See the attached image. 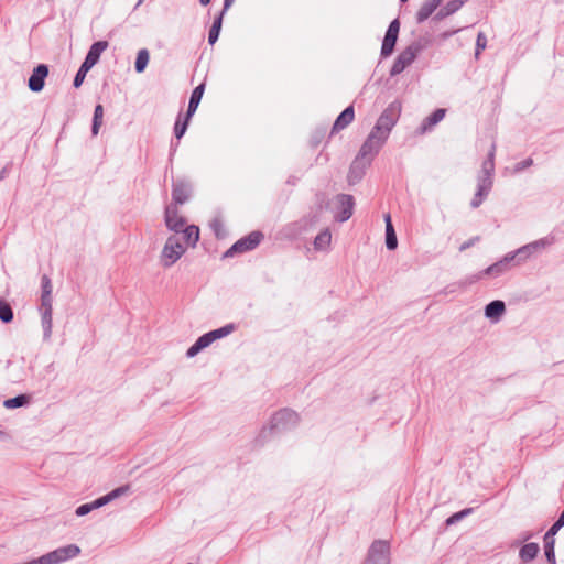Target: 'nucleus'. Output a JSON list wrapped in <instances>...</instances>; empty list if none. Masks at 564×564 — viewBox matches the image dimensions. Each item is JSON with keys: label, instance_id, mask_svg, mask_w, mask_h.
<instances>
[{"label": "nucleus", "instance_id": "1", "mask_svg": "<svg viewBox=\"0 0 564 564\" xmlns=\"http://www.w3.org/2000/svg\"><path fill=\"white\" fill-rule=\"evenodd\" d=\"M299 422L300 416L295 411L289 408L281 409L272 415L269 426L261 430L256 443L263 445L270 435L290 431L297 426Z\"/></svg>", "mask_w": 564, "mask_h": 564}, {"label": "nucleus", "instance_id": "2", "mask_svg": "<svg viewBox=\"0 0 564 564\" xmlns=\"http://www.w3.org/2000/svg\"><path fill=\"white\" fill-rule=\"evenodd\" d=\"M401 108V102L398 100L389 104V106L379 116L371 131L379 134L381 140H387L400 118Z\"/></svg>", "mask_w": 564, "mask_h": 564}, {"label": "nucleus", "instance_id": "3", "mask_svg": "<svg viewBox=\"0 0 564 564\" xmlns=\"http://www.w3.org/2000/svg\"><path fill=\"white\" fill-rule=\"evenodd\" d=\"M425 48V44L422 41H414L409 46H406L394 59L391 69L390 76L394 77L401 74L406 67H409L417 57V55Z\"/></svg>", "mask_w": 564, "mask_h": 564}, {"label": "nucleus", "instance_id": "4", "mask_svg": "<svg viewBox=\"0 0 564 564\" xmlns=\"http://www.w3.org/2000/svg\"><path fill=\"white\" fill-rule=\"evenodd\" d=\"M263 239L264 235L262 231H251L250 234L243 236L242 238L238 239L235 243H232V246L224 252L223 258H232L237 254L251 251L256 249Z\"/></svg>", "mask_w": 564, "mask_h": 564}, {"label": "nucleus", "instance_id": "5", "mask_svg": "<svg viewBox=\"0 0 564 564\" xmlns=\"http://www.w3.org/2000/svg\"><path fill=\"white\" fill-rule=\"evenodd\" d=\"M364 564H390V544L384 540H376L368 550Z\"/></svg>", "mask_w": 564, "mask_h": 564}, {"label": "nucleus", "instance_id": "6", "mask_svg": "<svg viewBox=\"0 0 564 564\" xmlns=\"http://www.w3.org/2000/svg\"><path fill=\"white\" fill-rule=\"evenodd\" d=\"M185 252L183 245L175 236H170L162 250V264L165 268L173 265Z\"/></svg>", "mask_w": 564, "mask_h": 564}, {"label": "nucleus", "instance_id": "7", "mask_svg": "<svg viewBox=\"0 0 564 564\" xmlns=\"http://www.w3.org/2000/svg\"><path fill=\"white\" fill-rule=\"evenodd\" d=\"M400 26L401 23L399 18H395L390 22L381 44L380 56L382 58H387L393 54L399 39Z\"/></svg>", "mask_w": 564, "mask_h": 564}, {"label": "nucleus", "instance_id": "8", "mask_svg": "<svg viewBox=\"0 0 564 564\" xmlns=\"http://www.w3.org/2000/svg\"><path fill=\"white\" fill-rule=\"evenodd\" d=\"M79 553V546L76 544H68L42 555V560L44 564H59L76 557Z\"/></svg>", "mask_w": 564, "mask_h": 564}, {"label": "nucleus", "instance_id": "9", "mask_svg": "<svg viewBox=\"0 0 564 564\" xmlns=\"http://www.w3.org/2000/svg\"><path fill=\"white\" fill-rule=\"evenodd\" d=\"M192 183L187 178L172 181V206L185 204L192 195Z\"/></svg>", "mask_w": 564, "mask_h": 564}, {"label": "nucleus", "instance_id": "10", "mask_svg": "<svg viewBox=\"0 0 564 564\" xmlns=\"http://www.w3.org/2000/svg\"><path fill=\"white\" fill-rule=\"evenodd\" d=\"M386 140H381V137L379 134H376L375 132L370 131L369 135L360 147V150L357 154L358 158L362 160H372L373 155H376Z\"/></svg>", "mask_w": 564, "mask_h": 564}, {"label": "nucleus", "instance_id": "11", "mask_svg": "<svg viewBox=\"0 0 564 564\" xmlns=\"http://www.w3.org/2000/svg\"><path fill=\"white\" fill-rule=\"evenodd\" d=\"M553 243V238L544 237L533 242L527 243L516 250L518 256V264L523 263L528 260L533 253L551 246Z\"/></svg>", "mask_w": 564, "mask_h": 564}, {"label": "nucleus", "instance_id": "12", "mask_svg": "<svg viewBox=\"0 0 564 564\" xmlns=\"http://www.w3.org/2000/svg\"><path fill=\"white\" fill-rule=\"evenodd\" d=\"M50 73L48 65L39 64L36 65L28 80V87L32 93H40L44 89L45 79Z\"/></svg>", "mask_w": 564, "mask_h": 564}, {"label": "nucleus", "instance_id": "13", "mask_svg": "<svg viewBox=\"0 0 564 564\" xmlns=\"http://www.w3.org/2000/svg\"><path fill=\"white\" fill-rule=\"evenodd\" d=\"M336 199L338 203V212L335 215V219L339 223H345L352 216L355 198L350 194H338Z\"/></svg>", "mask_w": 564, "mask_h": 564}, {"label": "nucleus", "instance_id": "14", "mask_svg": "<svg viewBox=\"0 0 564 564\" xmlns=\"http://www.w3.org/2000/svg\"><path fill=\"white\" fill-rule=\"evenodd\" d=\"M52 296H41L40 311L44 339H48L52 334Z\"/></svg>", "mask_w": 564, "mask_h": 564}, {"label": "nucleus", "instance_id": "15", "mask_svg": "<svg viewBox=\"0 0 564 564\" xmlns=\"http://www.w3.org/2000/svg\"><path fill=\"white\" fill-rule=\"evenodd\" d=\"M164 221L169 230L180 234L186 225V219L178 215L177 206L167 205L164 210Z\"/></svg>", "mask_w": 564, "mask_h": 564}, {"label": "nucleus", "instance_id": "16", "mask_svg": "<svg viewBox=\"0 0 564 564\" xmlns=\"http://www.w3.org/2000/svg\"><path fill=\"white\" fill-rule=\"evenodd\" d=\"M370 160H362L358 156L351 162L347 175L349 185H356L359 183L366 174V169L370 165Z\"/></svg>", "mask_w": 564, "mask_h": 564}, {"label": "nucleus", "instance_id": "17", "mask_svg": "<svg viewBox=\"0 0 564 564\" xmlns=\"http://www.w3.org/2000/svg\"><path fill=\"white\" fill-rule=\"evenodd\" d=\"M354 119L355 108L354 105H349L335 119V122L332 127L330 135L348 127L354 121Z\"/></svg>", "mask_w": 564, "mask_h": 564}, {"label": "nucleus", "instance_id": "18", "mask_svg": "<svg viewBox=\"0 0 564 564\" xmlns=\"http://www.w3.org/2000/svg\"><path fill=\"white\" fill-rule=\"evenodd\" d=\"M446 115V109L436 108L432 113H430L426 118L423 119L420 127L417 128V132L424 134L431 131L438 122H441Z\"/></svg>", "mask_w": 564, "mask_h": 564}, {"label": "nucleus", "instance_id": "19", "mask_svg": "<svg viewBox=\"0 0 564 564\" xmlns=\"http://www.w3.org/2000/svg\"><path fill=\"white\" fill-rule=\"evenodd\" d=\"M505 313L506 304L501 300H494L489 302L484 310L485 317L490 319L492 323L499 322Z\"/></svg>", "mask_w": 564, "mask_h": 564}, {"label": "nucleus", "instance_id": "20", "mask_svg": "<svg viewBox=\"0 0 564 564\" xmlns=\"http://www.w3.org/2000/svg\"><path fill=\"white\" fill-rule=\"evenodd\" d=\"M108 45L109 44L107 41L94 42L90 45V47L85 56L84 62L95 66L99 62L100 55L107 50Z\"/></svg>", "mask_w": 564, "mask_h": 564}, {"label": "nucleus", "instance_id": "21", "mask_svg": "<svg viewBox=\"0 0 564 564\" xmlns=\"http://www.w3.org/2000/svg\"><path fill=\"white\" fill-rule=\"evenodd\" d=\"M443 3V0H427L425 1L419 11L416 12L415 20L416 23L421 24L426 21L435 10Z\"/></svg>", "mask_w": 564, "mask_h": 564}, {"label": "nucleus", "instance_id": "22", "mask_svg": "<svg viewBox=\"0 0 564 564\" xmlns=\"http://www.w3.org/2000/svg\"><path fill=\"white\" fill-rule=\"evenodd\" d=\"M214 343L210 334L207 332L199 336L196 341L187 349L186 357L193 358L198 355L202 350L209 347Z\"/></svg>", "mask_w": 564, "mask_h": 564}, {"label": "nucleus", "instance_id": "23", "mask_svg": "<svg viewBox=\"0 0 564 564\" xmlns=\"http://www.w3.org/2000/svg\"><path fill=\"white\" fill-rule=\"evenodd\" d=\"M507 270H508V265H505L503 262L501 260H499V261L492 263L491 265H489L488 268H486L485 270L480 271L478 274L474 275L470 279V283L476 282L477 280L481 279L484 275L498 276V275L505 273Z\"/></svg>", "mask_w": 564, "mask_h": 564}, {"label": "nucleus", "instance_id": "24", "mask_svg": "<svg viewBox=\"0 0 564 564\" xmlns=\"http://www.w3.org/2000/svg\"><path fill=\"white\" fill-rule=\"evenodd\" d=\"M540 552V546L535 542L525 543L519 551V557L523 563L533 561Z\"/></svg>", "mask_w": 564, "mask_h": 564}, {"label": "nucleus", "instance_id": "25", "mask_svg": "<svg viewBox=\"0 0 564 564\" xmlns=\"http://www.w3.org/2000/svg\"><path fill=\"white\" fill-rule=\"evenodd\" d=\"M32 397L26 393L18 394L13 398L6 399L3 406L8 410L28 406L31 403Z\"/></svg>", "mask_w": 564, "mask_h": 564}, {"label": "nucleus", "instance_id": "26", "mask_svg": "<svg viewBox=\"0 0 564 564\" xmlns=\"http://www.w3.org/2000/svg\"><path fill=\"white\" fill-rule=\"evenodd\" d=\"M187 245L195 247L199 240V227L196 225L184 226L181 230Z\"/></svg>", "mask_w": 564, "mask_h": 564}, {"label": "nucleus", "instance_id": "27", "mask_svg": "<svg viewBox=\"0 0 564 564\" xmlns=\"http://www.w3.org/2000/svg\"><path fill=\"white\" fill-rule=\"evenodd\" d=\"M224 15L223 13H218L215 18H214V21H213V24L208 31V43L210 45H214L218 39H219V34H220V31H221V26H223V20H224Z\"/></svg>", "mask_w": 564, "mask_h": 564}, {"label": "nucleus", "instance_id": "28", "mask_svg": "<svg viewBox=\"0 0 564 564\" xmlns=\"http://www.w3.org/2000/svg\"><path fill=\"white\" fill-rule=\"evenodd\" d=\"M149 61H150L149 51L147 48L139 50V52L137 53L135 61H134V70L138 74L143 73L149 64Z\"/></svg>", "mask_w": 564, "mask_h": 564}, {"label": "nucleus", "instance_id": "29", "mask_svg": "<svg viewBox=\"0 0 564 564\" xmlns=\"http://www.w3.org/2000/svg\"><path fill=\"white\" fill-rule=\"evenodd\" d=\"M104 119V107L101 104H97L94 109L93 121H91V134L96 137L99 133V129L102 126Z\"/></svg>", "mask_w": 564, "mask_h": 564}, {"label": "nucleus", "instance_id": "30", "mask_svg": "<svg viewBox=\"0 0 564 564\" xmlns=\"http://www.w3.org/2000/svg\"><path fill=\"white\" fill-rule=\"evenodd\" d=\"M332 241V234L329 229L322 230L314 239V248L316 250H325Z\"/></svg>", "mask_w": 564, "mask_h": 564}, {"label": "nucleus", "instance_id": "31", "mask_svg": "<svg viewBox=\"0 0 564 564\" xmlns=\"http://www.w3.org/2000/svg\"><path fill=\"white\" fill-rule=\"evenodd\" d=\"M14 313L13 308L11 307L10 303L6 301L4 299L0 297V321L3 324H9L13 321Z\"/></svg>", "mask_w": 564, "mask_h": 564}, {"label": "nucleus", "instance_id": "32", "mask_svg": "<svg viewBox=\"0 0 564 564\" xmlns=\"http://www.w3.org/2000/svg\"><path fill=\"white\" fill-rule=\"evenodd\" d=\"M94 66L86 63V62H83L82 65L79 66L77 73L75 74V77H74V80H73V86L75 88H79L85 78H86V75L87 73L93 68Z\"/></svg>", "mask_w": 564, "mask_h": 564}, {"label": "nucleus", "instance_id": "33", "mask_svg": "<svg viewBox=\"0 0 564 564\" xmlns=\"http://www.w3.org/2000/svg\"><path fill=\"white\" fill-rule=\"evenodd\" d=\"M235 329H236L235 324L229 323L219 328L209 330L208 333L210 334L213 340L216 341L218 339H221V338L230 335Z\"/></svg>", "mask_w": 564, "mask_h": 564}, {"label": "nucleus", "instance_id": "34", "mask_svg": "<svg viewBox=\"0 0 564 564\" xmlns=\"http://www.w3.org/2000/svg\"><path fill=\"white\" fill-rule=\"evenodd\" d=\"M495 150H496V147H495V144H492L491 150L489 151L487 159L481 164V172L480 173H484V174L488 173L489 175H494V171H495Z\"/></svg>", "mask_w": 564, "mask_h": 564}, {"label": "nucleus", "instance_id": "35", "mask_svg": "<svg viewBox=\"0 0 564 564\" xmlns=\"http://www.w3.org/2000/svg\"><path fill=\"white\" fill-rule=\"evenodd\" d=\"M386 247L388 250H395L398 247V239L392 224L386 226Z\"/></svg>", "mask_w": 564, "mask_h": 564}, {"label": "nucleus", "instance_id": "36", "mask_svg": "<svg viewBox=\"0 0 564 564\" xmlns=\"http://www.w3.org/2000/svg\"><path fill=\"white\" fill-rule=\"evenodd\" d=\"M204 91H205V84L204 83H202L198 86H196L192 90V94H191V97H189V101H188V106L198 108V106L200 104V100L203 98Z\"/></svg>", "mask_w": 564, "mask_h": 564}, {"label": "nucleus", "instance_id": "37", "mask_svg": "<svg viewBox=\"0 0 564 564\" xmlns=\"http://www.w3.org/2000/svg\"><path fill=\"white\" fill-rule=\"evenodd\" d=\"M471 512H473V508H465L460 511H457V512L453 513L452 516H449L445 520V524L447 527L453 525V524L457 523L458 521L463 520L465 517L469 516Z\"/></svg>", "mask_w": 564, "mask_h": 564}, {"label": "nucleus", "instance_id": "38", "mask_svg": "<svg viewBox=\"0 0 564 564\" xmlns=\"http://www.w3.org/2000/svg\"><path fill=\"white\" fill-rule=\"evenodd\" d=\"M494 180L492 175L480 173L477 177V187L484 188V191L489 192L492 188Z\"/></svg>", "mask_w": 564, "mask_h": 564}, {"label": "nucleus", "instance_id": "39", "mask_svg": "<svg viewBox=\"0 0 564 564\" xmlns=\"http://www.w3.org/2000/svg\"><path fill=\"white\" fill-rule=\"evenodd\" d=\"M187 128H188V124L181 121V113H180L175 120L174 129H173L175 138L177 140H181L184 137V134L186 133Z\"/></svg>", "mask_w": 564, "mask_h": 564}, {"label": "nucleus", "instance_id": "40", "mask_svg": "<svg viewBox=\"0 0 564 564\" xmlns=\"http://www.w3.org/2000/svg\"><path fill=\"white\" fill-rule=\"evenodd\" d=\"M488 195H489V192L484 191V188L477 187V191L470 202V207L474 209L478 208L482 204V202L487 198Z\"/></svg>", "mask_w": 564, "mask_h": 564}, {"label": "nucleus", "instance_id": "41", "mask_svg": "<svg viewBox=\"0 0 564 564\" xmlns=\"http://www.w3.org/2000/svg\"><path fill=\"white\" fill-rule=\"evenodd\" d=\"M130 491H131V486L129 484H127V485H122V486H119V487L112 489L107 495L110 498V500L113 501L115 499H117Z\"/></svg>", "mask_w": 564, "mask_h": 564}, {"label": "nucleus", "instance_id": "42", "mask_svg": "<svg viewBox=\"0 0 564 564\" xmlns=\"http://www.w3.org/2000/svg\"><path fill=\"white\" fill-rule=\"evenodd\" d=\"M41 296H52V281L48 275L43 274L41 278Z\"/></svg>", "mask_w": 564, "mask_h": 564}, {"label": "nucleus", "instance_id": "43", "mask_svg": "<svg viewBox=\"0 0 564 564\" xmlns=\"http://www.w3.org/2000/svg\"><path fill=\"white\" fill-rule=\"evenodd\" d=\"M467 0H451L443 8L445 11L452 15L456 13L466 2Z\"/></svg>", "mask_w": 564, "mask_h": 564}, {"label": "nucleus", "instance_id": "44", "mask_svg": "<svg viewBox=\"0 0 564 564\" xmlns=\"http://www.w3.org/2000/svg\"><path fill=\"white\" fill-rule=\"evenodd\" d=\"M210 228L213 229L215 236L218 239H223L226 236V231H225L224 226L219 219H214L210 223Z\"/></svg>", "mask_w": 564, "mask_h": 564}, {"label": "nucleus", "instance_id": "45", "mask_svg": "<svg viewBox=\"0 0 564 564\" xmlns=\"http://www.w3.org/2000/svg\"><path fill=\"white\" fill-rule=\"evenodd\" d=\"M487 37L482 32H479L476 39L475 56L478 57L481 51L486 48Z\"/></svg>", "mask_w": 564, "mask_h": 564}, {"label": "nucleus", "instance_id": "46", "mask_svg": "<svg viewBox=\"0 0 564 564\" xmlns=\"http://www.w3.org/2000/svg\"><path fill=\"white\" fill-rule=\"evenodd\" d=\"M505 265H508V269L510 265H519L518 264V256L516 250L508 252L502 259H500Z\"/></svg>", "mask_w": 564, "mask_h": 564}, {"label": "nucleus", "instance_id": "47", "mask_svg": "<svg viewBox=\"0 0 564 564\" xmlns=\"http://www.w3.org/2000/svg\"><path fill=\"white\" fill-rule=\"evenodd\" d=\"M468 284H471L470 280L469 281H465V282H458V283L448 284L447 286L444 288L442 293H444V294L454 293L457 289H464Z\"/></svg>", "mask_w": 564, "mask_h": 564}, {"label": "nucleus", "instance_id": "48", "mask_svg": "<svg viewBox=\"0 0 564 564\" xmlns=\"http://www.w3.org/2000/svg\"><path fill=\"white\" fill-rule=\"evenodd\" d=\"M532 165H533V160L531 158H527L525 160L520 161L514 164L513 172L520 173Z\"/></svg>", "mask_w": 564, "mask_h": 564}, {"label": "nucleus", "instance_id": "49", "mask_svg": "<svg viewBox=\"0 0 564 564\" xmlns=\"http://www.w3.org/2000/svg\"><path fill=\"white\" fill-rule=\"evenodd\" d=\"M91 511H94L93 505H91V502H87V503H83V505L78 506L75 510V514L77 517H84V516L90 513Z\"/></svg>", "mask_w": 564, "mask_h": 564}, {"label": "nucleus", "instance_id": "50", "mask_svg": "<svg viewBox=\"0 0 564 564\" xmlns=\"http://www.w3.org/2000/svg\"><path fill=\"white\" fill-rule=\"evenodd\" d=\"M109 502H111V500L108 497V495L106 494V495H104L101 497H98L94 501H91V505H93L94 510H96V509H99V508L108 505Z\"/></svg>", "mask_w": 564, "mask_h": 564}, {"label": "nucleus", "instance_id": "51", "mask_svg": "<svg viewBox=\"0 0 564 564\" xmlns=\"http://www.w3.org/2000/svg\"><path fill=\"white\" fill-rule=\"evenodd\" d=\"M196 110H197V108L187 106L186 112L184 115L181 113V121H183L189 126L191 120H192L193 116L195 115Z\"/></svg>", "mask_w": 564, "mask_h": 564}, {"label": "nucleus", "instance_id": "52", "mask_svg": "<svg viewBox=\"0 0 564 564\" xmlns=\"http://www.w3.org/2000/svg\"><path fill=\"white\" fill-rule=\"evenodd\" d=\"M196 110H197V108L187 106L186 112L184 115L181 113V121H183L189 126L191 120H192L193 116L195 115Z\"/></svg>", "mask_w": 564, "mask_h": 564}, {"label": "nucleus", "instance_id": "53", "mask_svg": "<svg viewBox=\"0 0 564 564\" xmlns=\"http://www.w3.org/2000/svg\"><path fill=\"white\" fill-rule=\"evenodd\" d=\"M196 110H197V108L187 106L186 112L184 115L181 113V121H183L189 126L191 120H192L193 116L195 115Z\"/></svg>", "mask_w": 564, "mask_h": 564}, {"label": "nucleus", "instance_id": "54", "mask_svg": "<svg viewBox=\"0 0 564 564\" xmlns=\"http://www.w3.org/2000/svg\"><path fill=\"white\" fill-rule=\"evenodd\" d=\"M479 240H480L479 236L471 237L470 239H468L467 241H465V242H463L460 245L459 251H465V250L469 249L470 247H473Z\"/></svg>", "mask_w": 564, "mask_h": 564}, {"label": "nucleus", "instance_id": "55", "mask_svg": "<svg viewBox=\"0 0 564 564\" xmlns=\"http://www.w3.org/2000/svg\"><path fill=\"white\" fill-rule=\"evenodd\" d=\"M449 14L445 11V9L442 7L433 17L434 21H442L445 18H447Z\"/></svg>", "mask_w": 564, "mask_h": 564}, {"label": "nucleus", "instance_id": "56", "mask_svg": "<svg viewBox=\"0 0 564 564\" xmlns=\"http://www.w3.org/2000/svg\"><path fill=\"white\" fill-rule=\"evenodd\" d=\"M458 31H459V29L451 30V31H445V32L441 33L440 37L442 40H447L451 36H453L454 34H456Z\"/></svg>", "mask_w": 564, "mask_h": 564}, {"label": "nucleus", "instance_id": "57", "mask_svg": "<svg viewBox=\"0 0 564 564\" xmlns=\"http://www.w3.org/2000/svg\"><path fill=\"white\" fill-rule=\"evenodd\" d=\"M235 0H224V7L220 13L225 14L227 10L232 6Z\"/></svg>", "mask_w": 564, "mask_h": 564}, {"label": "nucleus", "instance_id": "58", "mask_svg": "<svg viewBox=\"0 0 564 564\" xmlns=\"http://www.w3.org/2000/svg\"><path fill=\"white\" fill-rule=\"evenodd\" d=\"M8 172H9V167L8 166H4L1 171H0V181L4 180L8 175Z\"/></svg>", "mask_w": 564, "mask_h": 564}, {"label": "nucleus", "instance_id": "59", "mask_svg": "<svg viewBox=\"0 0 564 564\" xmlns=\"http://www.w3.org/2000/svg\"><path fill=\"white\" fill-rule=\"evenodd\" d=\"M384 221H386V226H389V224H392V223H391V216H390V214H386V215H384Z\"/></svg>", "mask_w": 564, "mask_h": 564}, {"label": "nucleus", "instance_id": "60", "mask_svg": "<svg viewBox=\"0 0 564 564\" xmlns=\"http://www.w3.org/2000/svg\"><path fill=\"white\" fill-rule=\"evenodd\" d=\"M212 2V0H199V3L204 7L208 6Z\"/></svg>", "mask_w": 564, "mask_h": 564}, {"label": "nucleus", "instance_id": "61", "mask_svg": "<svg viewBox=\"0 0 564 564\" xmlns=\"http://www.w3.org/2000/svg\"><path fill=\"white\" fill-rule=\"evenodd\" d=\"M531 536H532V534H531V533H529V532H527V533L524 534V536L522 538V540H523V541H528L529 539H531Z\"/></svg>", "mask_w": 564, "mask_h": 564}, {"label": "nucleus", "instance_id": "62", "mask_svg": "<svg viewBox=\"0 0 564 564\" xmlns=\"http://www.w3.org/2000/svg\"><path fill=\"white\" fill-rule=\"evenodd\" d=\"M144 0H139L137 4L134 6V10L143 2Z\"/></svg>", "mask_w": 564, "mask_h": 564}, {"label": "nucleus", "instance_id": "63", "mask_svg": "<svg viewBox=\"0 0 564 564\" xmlns=\"http://www.w3.org/2000/svg\"><path fill=\"white\" fill-rule=\"evenodd\" d=\"M6 436H7V434L3 431L0 430V437L3 438Z\"/></svg>", "mask_w": 564, "mask_h": 564}, {"label": "nucleus", "instance_id": "64", "mask_svg": "<svg viewBox=\"0 0 564 564\" xmlns=\"http://www.w3.org/2000/svg\"><path fill=\"white\" fill-rule=\"evenodd\" d=\"M186 564H192V563H186Z\"/></svg>", "mask_w": 564, "mask_h": 564}]
</instances>
